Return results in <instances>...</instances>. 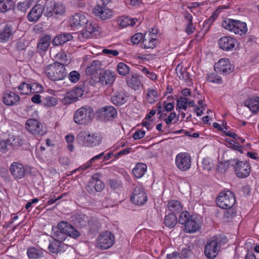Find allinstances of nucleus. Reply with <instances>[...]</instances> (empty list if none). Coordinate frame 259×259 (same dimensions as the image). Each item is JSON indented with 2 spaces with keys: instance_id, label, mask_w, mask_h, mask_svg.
<instances>
[{
  "instance_id": "obj_1",
  "label": "nucleus",
  "mask_w": 259,
  "mask_h": 259,
  "mask_svg": "<svg viewBox=\"0 0 259 259\" xmlns=\"http://www.w3.org/2000/svg\"><path fill=\"white\" fill-rule=\"evenodd\" d=\"M78 143L85 147L92 148L100 145L102 141V137L99 133L91 134L81 131L77 136Z\"/></svg>"
},
{
  "instance_id": "obj_2",
  "label": "nucleus",
  "mask_w": 259,
  "mask_h": 259,
  "mask_svg": "<svg viewBox=\"0 0 259 259\" xmlns=\"http://www.w3.org/2000/svg\"><path fill=\"white\" fill-rule=\"evenodd\" d=\"M44 72L46 76L53 81L62 80L67 75L64 65L58 62L46 66L44 68Z\"/></svg>"
},
{
  "instance_id": "obj_3",
  "label": "nucleus",
  "mask_w": 259,
  "mask_h": 259,
  "mask_svg": "<svg viewBox=\"0 0 259 259\" xmlns=\"http://www.w3.org/2000/svg\"><path fill=\"white\" fill-rule=\"evenodd\" d=\"M67 236L76 239L80 236V233L73 226L62 221L58 224L54 236L61 240H65Z\"/></svg>"
},
{
  "instance_id": "obj_4",
  "label": "nucleus",
  "mask_w": 259,
  "mask_h": 259,
  "mask_svg": "<svg viewBox=\"0 0 259 259\" xmlns=\"http://www.w3.org/2000/svg\"><path fill=\"white\" fill-rule=\"evenodd\" d=\"M94 117L93 109L89 106H83L74 113L73 119L78 124H87L90 123Z\"/></svg>"
},
{
  "instance_id": "obj_5",
  "label": "nucleus",
  "mask_w": 259,
  "mask_h": 259,
  "mask_svg": "<svg viewBox=\"0 0 259 259\" xmlns=\"http://www.w3.org/2000/svg\"><path fill=\"white\" fill-rule=\"evenodd\" d=\"M222 27L235 34L242 35L247 31L246 24L245 22L229 18L225 19L222 23Z\"/></svg>"
},
{
  "instance_id": "obj_6",
  "label": "nucleus",
  "mask_w": 259,
  "mask_h": 259,
  "mask_svg": "<svg viewBox=\"0 0 259 259\" xmlns=\"http://www.w3.org/2000/svg\"><path fill=\"white\" fill-rule=\"evenodd\" d=\"M217 205L223 209L231 208L235 203L234 193L230 191L220 193L216 199Z\"/></svg>"
},
{
  "instance_id": "obj_7",
  "label": "nucleus",
  "mask_w": 259,
  "mask_h": 259,
  "mask_svg": "<svg viewBox=\"0 0 259 259\" xmlns=\"http://www.w3.org/2000/svg\"><path fill=\"white\" fill-rule=\"evenodd\" d=\"M74 223L80 228H83L89 226L91 229L94 231L97 230L100 227L99 223L94 219L90 220L87 215L81 213H75L73 217Z\"/></svg>"
},
{
  "instance_id": "obj_8",
  "label": "nucleus",
  "mask_w": 259,
  "mask_h": 259,
  "mask_svg": "<svg viewBox=\"0 0 259 259\" xmlns=\"http://www.w3.org/2000/svg\"><path fill=\"white\" fill-rule=\"evenodd\" d=\"M229 165L234 167L235 173L237 177L244 178L248 177L250 172V167L247 162L231 159L228 161Z\"/></svg>"
},
{
  "instance_id": "obj_9",
  "label": "nucleus",
  "mask_w": 259,
  "mask_h": 259,
  "mask_svg": "<svg viewBox=\"0 0 259 259\" xmlns=\"http://www.w3.org/2000/svg\"><path fill=\"white\" fill-rule=\"evenodd\" d=\"M147 200V195L144 188L141 186H135L131 196V201L137 205H143Z\"/></svg>"
},
{
  "instance_id": "obj_10",
  "label": "nucleus",
  "mask_w": 259,
  "mask_h": 259,
  "mask_svg": "<svg viewBox=\"0 0 259 259\" xmlns=\"http://www.w3.org/2000/svg\"><path fill=\"white\" fill-rule=\"evenodd\" d=\"M98 247L106 249L110 248L114 243V235L110 231H106L102 233L98 237Z\"/></svg>"
},
{
  "instance_id": "obj_11",
  "label": "nucleus",
  "mask_w": 259,
  "mask_h": 259,
  "mask_svg": "<svg viewBox=\"0 0 259 259\" xmlns=\"http://www.w3.org/2000/svg\"><path fill=\"white\" fill-rule=\"evenodd\" d=\"M177 167L182 171L188 170L191 165V158L190 155L186 152L178 154L175 159Z\"/></svg>"
},
{
  "instance_id": "obj_12",
  "label": "nucleus",
  "mask_w": 259,
  "mask_h": 259,
  "mask_svg": "<svg viewBox=\"0 0 259 259\" xmlns=\"http://www.w3.org/2000/svg\"><path fill=\"white\" fill-rule=\"evenodd\" d=\"M219 249L218 238L214 237L212 239L207 241L204 249L205 255L208 258L213 259L218 255Z\"/></svg>"
},
{
  "instance_id": "obj_13",
  "label": "nucleus",
  "mask_w": 259,
  "mask_h": 259,
  "mask_svg": "<svg viewBox=\"0 0 259 259\" xmlns=\"http://www.w3.org/2000/svg\"><path fill=\"white\" fill-rule=\"evenodd\" d=\"M89 22L87 16L82 13H78L72 16L70 20V25L71 28L74 30H78L82 28Z\"/></svg>"
},
{
  "instance_id": "obj_14",
  "label": "nucleus",
  "mask_w": 259,
  "mask_h": 259,
  "mask_svg": "<svg viewBox=\"0 0 259 259\" xmlns=\"http://www.w3.org/2000/svg\"><path fill=\"white\" fill-rule=\"evenodd\" d=\"M214 70L219 73L229 74L234 70V66L227 58L220 59L214 66Z\"/></svg>"
},
{
  "instance_id": "obj_15",
  "label": "nucleus",
  "mask_w": 259,
  "mask_h": 259,
  "mask_svg": "<svg viewBox=\"0 0 259 259\" xmlns=\"http://www.w3.org/2000/svg\"><path fill=\"white\" fill-rule=\"evenodd\" d=\"M93 14L102 20H106L110 19L112 15V10L105 5L101 6L98 4L93 9Z\"/></svg>"
},
{
  "instance_id": "obj_16",
  "label": "nucleus",
  "mask_w": 259,
  "mask_h": 259,
  "mask_svg": "<svg viewBox=\"0 0 259 259\" xmlns=\"http://www.w3.org/2000/svg\"><path fill=\"white\" fill-rule=\"evenodd\" d=\"M237 40L229 36L221 37L218 41L219 47L225 51H233L237 44Z\"/></svg>"
},
{
  "instance_id": "obj_17",
  "label": "nucleus",
  "mask_w": 259,
  "mask_h": 259,
  "mask_svg": "<svg viewBox=\"0 0 259 259\" xmlns=\"http://www.w3.org/2000/svg\"><path fill=\"white\" fill-rule=\"evenodd\" d=\"M27 130L34 135H42L44 132L42 128L41 123L35 119H29L25 123Z\"/></svg>"
},
{
  "instance_id": "obj_18",
  "label": "nucleus",
  "mask_w": 259,
  "mask_h": 259,
  "mask_svg": "<svg viewBox=\"0 0 259 259\" xmlns=\"http://www.w3.org/2000/svg\"><path fill=\"white\" fill-rule=\"evenodd\" d=\"M65 12V7L62 3H55L53 7H49L46 6V11L44 15L48 17L54 16L58 17L59 15H62Z\"/></svg>"
},
{
  "instance_id": "obj_19",
  "label": "nucleus",
  "mask_w": 259,
  "mask_h": 259,
  "mask_svg": "<svg viewBox=\"0 0 259 259\" xmlns=\"http://www.w3.org/2000/svg\"><path fill=\"white\" fill-rule=\"evenodd\" d=\"M64 240H61L55 237L53 238V240L50 241L48 247L49 251L53 253L58 254L62 252H64L67 246L63 243Z\"/></svg>"
},
{
  "instance_id": "obj_20",
  "label": "nucleus",
  "mask_w": 259,
  "mask_h": 259,
  "mask_svg": "<svg viewBox=\"0 0 259 259\" xmlns=\"http://www.w3.org/2000/svg\"><path fill=\"white\" fill-rule=\"evenodd\" d=\"M115 80L114 72L110 70H106L100 73L99 79L97 82L102 85H111Z\"/></svg>"
},
{
  "instance_id": "obj_21",
  "label": "nucleus",
  "mask_w": 259,
  "mask_h": 259,
  "mask_svg": "<svg viewBox=\"0 0 259 259\" xmlns=\"http://www.w3.org/2000/svg\"><path fill=\"white\" fill-rule=\"evenodd\" d=\"M201 223L198 217L195 215L192 217L186 227L183 228L184 232L188 233H194L198 231L201 228Z\"/></svg>"
},
{
  "instance_id": "obj_22",
  "label": "nucleus",
  "mask_w": 259,
  "mask_h": 259,
  "mask_svg": "<svg viewBox=\"0 0 259 259\" xmlns=\"http://www.w3.org/2000/svg\"><path fill=\"white\" fill-rule=\"evenodd\" d=\"M97 113L105 120H110L116 117L117 112L116 109L112 106H105L98 110Z\"/></svg>"
},
{
  "instance_id": "obj_23",
  "label": "nucleus",
  "mask_w": 259,
  "mask_h": 259,
  "mask_svg": "<svg viewBox=\"0 0 259 259\" xmlns=\"http://www.w3.org/2000/svg\"><path fill=\"white\" fill-rule=\"evenodd\" d=\"M45 11H46V6L43 7L40 4H36L28 13V20L30 22L37 21Z\"/></svg>"
},
{
  "instance_id": "obj_24",
  "label": "nucleus",
  "mask_w": 259,
  "mask_h": 259,
  "mask_svg": "<svg viewBox=\"0 0 259 259\" xmlns=\"http://www.w3.org/2000/svg\"><path fill=\"white\" fill-rule=\"evenodd\" d=\"M20 99L19 96L14 92L7 91L3 94V101L6 105H16L18 104Z\"/></svg>"
},
{
  "instance_id": "obj_25",
  "label": "nucleus",
  "mask_w": 259,
  "mask_h": 259,
  "mask_svg": "<svg viewBox=\"0 0 259 259\" xmlns=\"http://www.w3.org/2000/svg\"><path fill=\"white\" fill-rule=\"evenodd\" d=\"M10 171L15 179H20L25 176V171L24 167L19 162H13L10 166Z\"/></svg>"
},
{
  "instance_id": "obj_26",
  "label": "nucleus",
  "mask_w": 259,
  "mask_h": 259,
  "mask_svg": "<svg viewBox=\"0 0 259 259\" xmlns=\"http://www.w3.org/2000/svg\"><path fill=\"white\" fill-rule=\"evenodd\" d=\"M13 33V26L10 24H0V42L7 41Z\"/></svg>"
},
{
  "instance_id": "obj_27",
  "label": "nucleus",
  "mask_w": 259,
  "mask_h": 259,
  "mask_svg": "<svg viewBox=\"0 0 259 259\" xmlns=\"http://www.w3.org/2000/svg\"><path fill=\"white\" fill-rule=\"evenodd\" d=\"M127 94L122 91L117 92L111 98L112 103L116 106H121L127 101Z\"/></svg>"
},
{
  "instance_id": "obj_28",
  "label": "nucleus",
  "mask_w": 259,
  "mask_h": 259,
  "mask_svg": "<svg viewBox=\"0 0 259 259\" xmlns=\"http://www.w3.org/2000/svg\"><path fill=\"white\" fill-rule=\"evenodd\" d=\"M73 36L70 33H62L56 35L52 40V45L54 46H61L71 40Z\"/></svg>"
},
{
  "instance_id": "obj_29",
  "label": "nucleus",
  "mask_w": 259,
  "mask_h": 259,
  "mask_svg": "<svg viewBox=\"0 0 259 259\" xmlns=\"http://www.w3.org/2000/svg\"><path fill=\"white\" fill-rule=\"evenodd\" d=\"M244 105L252 113H256L259 110V97L253 96L249 98L245 101Z\"/></svg>"
},
{
  "instance_id": "obj_30",
  "label": "nucleus",
  "mask_w": 259,
  "mask_h": 259,
  "mask_svg": "<svg viewBox=\"0 0 259 259\" xmlns=\"http://www.w3.org/2000/svg\"><path fill=\"white\" fill-rule=\"evenodd\" d=\"M127 84L135 90L139 89L142 87V82L137 75H132L126 78Z\"/></svg>"
},
{
  "instance_id": "obj_31",
  "label": "nucleus",
  "mask_w": 259,
  "mask_h": 259,
  "mask_svg": "<svg viewBox=\"0 0 259 259\" xmlns=\"http://www.w3.org/2000/svg\"><path fill=\"white\" fill-rule=\"evenodd\" d=\"M184 18L187 21L185 31L188 35L191 34L195 30V26L192 23V16L188 12H186L184 14Z\"/></svg>"
},
{
  "instance_id": "obj_32",
  "label": "nucleus",
  "mask_w": 259,
  "mask_h": 259,
  "mask_svg": "<svg viewBox=\"0 0 259 259\" xmlns=\"http://www.w3.org/2000/svg\"><path fill=\"white\" fill-rule=\"evenodd\" d=\"M51 40L50 35H45L41 38L37 45V50L39 52H44L47 50Z\"/></svg>"
},
{
  "instance_id": "obj_33",
  "label": "nucleus",
  "mask_w": 259,
  "mask_h": 259,
  "mask_svg": "<svg viewBox=\"0 0 259 259\" xmlns=\"http://www.w3.org/2000/svg\"><path fill=\"white\" fill-rule=\"evenodd\" d=\"M101 69V62L99 60L92 62L91 64L85 69V73L88 75H92Z\"/></svg>"
},
{
  "instance_id": "obj_34",
  "label": "nucleus",
  "mask_w": 259,
  "mask_h": 259,
  "mask_svg": "<svg viewBox=\"0 0 259 259\" xmlns=\"http://www.w3.org/2000/svg\"><path fill=\"white\" fill-rule=\"evenodd\" d=\"M167 206L168 210L174 214V213L181 212L183 209V206L180 202L176 200H171L168 201Z\"/></svg>"
},
{
  "instance_id": "obj_35",
  "label": "nucleus",
  "mask_w": 259,
  "mask_h": 259,
  "mask_svg": "<svg viewBox=\"0 0 259 259\" xmlns=\"http://www.w3.org/2000/svg\"><path fill=\"white\" fill-rule=\"evenodd\" d=\"M147 170V165L143 163H138L133 169V173L137 178H141Z\"/></svg>"
},
{
  "instance_id": "obj_36",
  "label": "nucleus",
  "mask_w": 259,
  "mask_h": 259,
  "mask_svg": "<svg viewBox=\"0 0 259 259\" xmlns=\"http://www.w3.org/2000/svg\"><path fill=\"white\" fill-rule=\"evenodd\" d=\"M195 215V214H190L188 211H183L179 216L178 222L179 224L183 225L184 228H185L190 219L192 218V217Z\"/></svg>"
},
{
  "instance_id": "obj_37",
  "label": "nucleus",
  "mask_w": 259,
  "mask_h": 259,
  "mask_svg": "<svg viewBox=\"0 0 259 259\" xmlns=\"http://www.w3.org/2000/svg\"><path fill=\"white\" fill-rule=\"evenodd\" d=\"M178 220L176 215L170 213L166 215L164 219V224L165 226L169 228H173L177 224Z\"/></svg>"
},
{
  "instance_id": "obj_38",
  "label": "nucleus",
  "mask_w": 259,
  "mask_h": 259,
  "mask_svg": "<svg viewBox=\"0 0 259 259\" xmlns=\"http://www.w3.org/2000/svg\"><path fill=\"white\" fill-rule=\"evenodd\" d=\"M27 254L29 259H38L42 257L43 253L41 250L30 247L28 249Z\"/></svg>"
},
{
  "instance_id": "obj_39",
  "label": "nucleus",
  "mask_w": 259,
  "mask_h": 259,
  "mask_svg": "<svg viewBox=\"0 0 259 259\" xmlns=\"http://www.w3.org/2000/svg\"><path fill=\"white\" fill-rule=\"evenodd\" d=\"M14 3L12 0L0 1V12L5 13L14 8Z\"/></svg>"
},
{
  "instance_id": "obj_40",
  "label": "nucleus",
  "mask_w": 259,
  "mask_h": 259,
  "mask_svg": "<svg viewBox=\"0 0 259 259\" xmlns=\"http://www.w3.org/2000/svg\"><path fill=\"white\" fill-rule=\"evenodd\" d=\"M32 87L33 85L30 84L23 82L18 87V89L20 91L21 94L28 95L34 92V90L32 89Z\"/></svg>"
},
{
  "instance_id": "obj_41",
  "label": "nucleus",
  "mask_w": 259,
  "mask_h": 259,
  "mask_svg": "<svg viewBox=\"0 0 259 259\" xmlns=\"http://www.w3.org/2000/svg\"><path fill=\"white\" fill-rule=\"evenodd\" d=\"M8 142L10 146H11L12 149L16 148L21 146L23 144V141L21 138L19 136H12L8 139Z\"/></svg>"
},
{
  "instance_id": "obj_42",
  "label": "nucleus",
  "mask_w": 259,
  "mask_h": 259,
  "mask_svg": "<svg viewBox=\"0 0 259 259\" xmlns=\"http://www.w3.org/2000/svg\"><path fill=\"white\" fill-rule=\"evenodd\" d=\"M119 25L121 27H125L127 26H134L136 22L134 19H131L128 17H122L118 21Z\"/></svg>"
},
{
  "instance_id": "obj_43",
  "label": "nucleus",
  "mask_w": 259,
  "mask_h": 259,
  "mask_svg": "<svg viewBox=\"0 0 259 259\" xmlns=\"http://www.w3.org/2000/svg\"><path fill=\"white\" fill-rule=\"evenodd\" d=\"M146 99L150 104H153L158 99V93L156 90H149L146 96Z\"/></svg>"
},
{
  "instance_id": "obj_44",
  "label": "nucleus",
  "mask_w": 259,
  "mask_h": 259,
  "mask_svg": "<svg viewBox=\"0 0 259 259\" xmlns=\"http://www.w3.org/2000/svg\"><path fill=\"white\" fill-rule=\"evenodd\" d=\"M117 70L119 75L121 76L126 75L130 71V67L125 63L120 62L117 64Z\"/></svg>"
},
{
  "instance_id": "obj_45",
  "label": "nucleus",
  "mask_w": 259,
  "mask_h": 259,
  "mask_svg": "<svg viewBox=\"0 0 259 259\" xmlns=\"http://www.w3.org/2000/svg\"><path fill=\"white\" fill-rule=\"evenodd\" d=\"M104 154V153L102 152V153L99 154V155H97L93 157L90 160V163L89 164H88V165H87L85 166H81L80 167L75 169V170H73V171H72L71 172L70 175H73V174L75 173L76 171H77V170H79L80 169H81V170H85V169H87L88 167H89L91 166V165L92 164V162H94L96 160L100 159L103 156Z\"/></svg>"
},
{
  "instance_id": "obj_46",
  "label": "nucleus",
  "mask_w": 259,
  "mask_h": 259,
  "mask_svg": "<svg viewBox=\"0 0 259 259\" xmlns=\"http://www.w3.org/2000/svg\"><path fill=\"white\" fill-rule=\"evenodd\" d=\"M156 42V39L152 37H149L148 39L143 38V44L144 46V48L146 49H153L155 47Z\"/></svg>"
},
{
  "instance_id": "obj_47",
  "label": "nucleus",
  "mask_w": 259,
  "mask_h": 259,
  "mask_svg": "<svg viewBox=\"0 0 259 259\" xmlns=\"http://www.w3.org/2000/svg\"><path fill=\"white\" fill-rule=\"evenodd\" d=\"M57 103V99L52 96H47L43 99L44 105L48 107L54 106L56 105Z\"/></svg>"
},
{
  "instance_id": "obj_48",
  "label": "nucleus",
  "mask_w": 259,
  "mask_h": 259,
  "mask_svg": "<svg viewBox=\"0 0 259 259\" xmlns=\"http://www.w3.org/2000/svg\"><path fill=\"white\" fill-rule=\"evenodd\" d=\"M12 150L11 146L8 142V139L5 140H0V152L6 153Z\"/></svg>"
},
{
  "instance_id": "obj_49",
  "label": "nucleus",
  "mask_w": 259,
  "mask_h": 259,
  "mask_svg": "<svg viewBox=\"0 0 259 259\" xmlns=\"http://www.w3.org/2000/svg\"><path fill=\"white\" fill-rule=\"evenodd\" d=\"M201 164L203 169L207 171L211 170L213 167V163L209 158H204Z\"/></svg>"
},
{
  "instance_id": "obj_50",
  "label": "nucleus",
  "mask_w": 259,
  "mask_h": 259,
  "mask_svg": "<svg viewBox=\"0 0 259 259\" xmlns=\"http://www.w3.org/2000/svg\"><path fill=\"white\" fill-rule=\"evenodd\" d=\"M207 80L209 82L220 84L222 82V78L215 73H210L208 74Z\"/></svg>"
},
{
  "instance_id": "obj_51",
  "label": "nucleus",
  "mask_w": 259,
  "mask_h": 259,
  "mask_svg": "<svg viewBox=\"0 0 259 259\" xmlns=\"http://www.w3.org/2000/svg\"><path fill=\"white\" fill-rule=\"evenodd\" d=\"M80 75L79 73L75 70L72 71L68 75L69 80L72 83L77 82L80 79Z\"/></svg>"
},
{
  "instance_id": "obj_52",
  "label": "nucleus",
  "mask_w": 259,
  "mask_h": 259,
  "mask_svg": "<svg viewBox=\"0 0 259 259\" xmlns=\"http://www.w3.org/2000/svg\"><path fill=\"white\" fill-rule=\"evenodd\" d=\"M108 185L112 189H120L122 187V183L121 181L117 180H109L108 181Z\"/></svg>"
},
{
  "instance_id": "obj_53",
  "label": "nucleus",
  "mask_w": 259,
  "mask_h": 259,
  "mask_svg": "<svg viewBox=\"0 0 259 259\" xmlns=\"http://www.w3.org/2000/svg\"><path fill=\"white\" fill-rule=\"evenodd\" d=\"M224 132L226 136L233 138L238 142L244 143L245 142V140L244 139L239 137L237 134L232 132L231 131H224Z\"/></svg>"
},
{
  "instance_id": "obj_54",
  "label": "nucleus",
  "mask_w": 259,
  "mask_h": 259,
  "mask_svg": "<svg viewBox=\"0 0 259 259\" xmlns=\"http://www.w3.org/2000/svg\"><path fill=\"white\" fill-rule=\"evenodd\" d=\"M143 34L142 33H137L134 34L131 38V42L134 45H138L142 39H143Z\"/></svg>"
},
{
  "instance_id": "obj_55",
  "label": "nucleus",
  "mask_w": 259,
  "mask_h": 259,
  "mask_svg": "<svg viewBox=\"0 0 259 259\" xmlns=\"http://www.w3.org/2000/svg\"><path fill=\"white\" fill-rule=\"evenodd\" d=\"M94 188L96 192H101L105 187L104 184L102 181H98L97 182H95L93 181Z\"/></svg>"
},
{
  "instance_id": "obj_56",
  "label": "nucleus",
  "mask_w": 259,
  "mask_h": 259,
  "mask_svg": "<svg viewBox=\"0 0 259 259\" xmlns=\"http://www.w3.org/2000/svg\"><path fill=\"white\" fill-rule=\"evenodd\" d=\"M84 28H85L86 32L89 33L90 34L96 31H97V28L93 25L92 23L88 22V23L84 26Z\"/></svg>"
},
{
  "instance_id": "obj_57",
  "label": "nucleus",
  "mask_w": 259,
  "mask_h": 259,
  "mask_svg": "<svg viewBox=\"0 0 259 259\" xmlns=\"http://www.w3.org/2000/svg\"><path fill=\"white\" fill-rule=\"evenodd\" d=\"M188 104V99L186 97H180L177 101V110L183 105Z\"/></svg>"
},
{
  "instance_id": "obj_58",
  "label": "nucleus",
  "mask_w": 259,
  "mask_h": 259,
  "mask_svg": "<svg viewBox=\"0 0 259 259\" xmlns=\"http://www.w3.org/2000/svg\"><path fill=\"white\" fill-rule=\"evenodd\" d=\"M70 94H74V96H76V99H78L82 96L83 94V91L81 88L77 87L74 90L71 91Z\"/></svg>"
},
{
  "instance_id": "obj_59",
  "label": "nucleus",
  "mask_w": 259,
  "mask_h": 259,
  "mask_svg": "<svg viewBox=\"0 0 259 259\" xmlns=\"http://www.w3.org/2000/svg\"><path fill=\"white\" fill-rule=\"evenodd\" d=\"M26 47L25 41L23 39H20L17 42L16 48L19 51H22Z\"/></svg>"
},
{
  "instance_id": "obj_60",
  "label": "nucleus",
  "mask_w": 259,
  "mask_h": 259,
  "mask_svg": "<svg viewBox=\"0 0 259 259\" xmlns=\"http://www.w3.org/2000/svg\"><path fill=\"white\" fill-rule=\"evenodd\" d=\"M190 248V246H189L187 248H183L181 251V255L185 258L190 256L192 253Z\"/></svg>"
},
{
  "instance_id": "obj_61",
  "label": "nucleus",
  "mask_w": 259,
  "mask_h": 259,
  "mask_svg": "<svg viewBox=\"0 0 259 259\" xmlns=\"http://www.w3.org/2000/svg\"><path fill=\"white\" fill-rule=\"evenodd\" d=\"M142 71L143 73L147 74L148 77L152 80H155L157 78L156 75L155 74L149 71L146 67H143L142 69Z\"/></svg>"
},
{
  "instance_id": "obj_62",
  "label": "nucleus",
  "mask_w": 259,
  "mask_h": 259,
  "mask_svg": "<svg viewBox=\"0 0 259 259\" xmlns=\"http://www.w3.org/2000/svg\"><path fill=\"white\" fill-rule=\"evenodd\" d=\"M102 52L108 55H112L113 56H117L119 54L118 51L115 50H109L107 49H104L103 50Z\"/></svg>"
},
{
  "instance_id": "obj_63",
  "label": "nucleus",
  "mask_w": 259,
  "mask_h": 259,
  "mask_svg": "<svg viewBox=\"0 0 259 259\" xmlns=\"http://www.w3.org/2000/svg\"><path fill=\"white\" fill-rule=\"evenodd\" d=\"M145 132L141 130L136 131L133 135V138L135 140L140 139L145 136Z\"/></svg>"
},
{
  "instance_id": "obj_64",
  "label": "nucleus",
  "mask_w": 259,
  "mask_h": 259,
  "mask_svg": "<svg viewBox=\"0 0 259 259\" xmlns=\"http://www.w3.org/2000/svg\"><path fill=\"white\" fill-rule=\"evenodd\" d=\"M166 259H182V257L179 252H174L167 254Z\"/></svg>"
}]
</instances>
